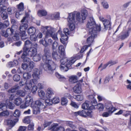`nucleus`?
I'll return each instance as SVG.
<instances>
[{"label":"nucleus","instance_id":"54","mask_svg":"<svg viewBox=\"0 0 131 131\" xmlns=\"http://www.w3.org/2000/svg\"><path fill=\"white\" fill-rule=\"evenodd\" d=\"M13 79L15 81H18L20 79V76L18 74H15L13 76Z\"/></svg>","mask_w":131,"mask_h":131},{"label":"nucleus","instance_id":"45","mask_svg":"<svg viewBox=\"0 0 131 131\" xmlns=\"http://www.w3.org/2000/svg\"><path fill=\"white\" fill-rule=\"evenodd\" d=\"M33 56V59L34 61H38L40 60L41 59L40 56L37 53Z\"/></svg>","mask_w":131,"mask_h":131},{"label":"nucleus","instance_id":"3","mask_svg":"<svg viewBox=\"0 0 131 131\" xmlns=\"http://www.w3.org/2000/svg\"><path fill=\"white\" fill-rule=\"evenodd\" d=\"M23 78L26 80L25 82V89L26 90H30L33 84H36L38 82L35 79H32L30 80L31 77V74L28 72H25L23 74Z\"/></svg>","mask_w":131,"mask_h":131},{"label":"nucleus","instance_id":"13","mask_svg":"<svg viewBox=\"0 0 131 131\" xmlns=\"http://www.w3.org/2000/svg\"><path fill=\"white\" fill-rule=\"evenodd\" d=\"M111 21L107 19L105 20L103 23L104 28L102 29V31H105L107 29H110L111 27Z\"/></svg>","mask_w":131,"mask_h":131},{"label":"nucleus","instance_id":"42","mask_svg":"<svg viewBox=\"0 0 131 131\" xmlns=\"http://www.w3.org/2000/svg\"><path fill=\"white\" fill-rule=\"evenodd\" d=\"M101 3L103 8L105 9H107L109 8V5L106 1H103L101 2Z\"/></svg>","mask_w":131,"mask_h":131},{"label":"nucleus","instance_id":"55","mask_svg":"<svg viewBox=\"0 0 131 131\" xmlns=\"http://www.w3.org/2000/svg\"><path fill=\"white\" fill-rule=\"evenodd\" d=\"M45 103L47 105H50L52 104V101L50 99H47L45 101Z\"/></svg>","mask_w":131,"mask_h":131},{"label":"nucleus","instance_id":"44","mask_svg":"<svg viewBox=\"0 0 131 131\" xmlns=\"http://www.w3.org/2000/svg\"><path fill=\"white\" fill-rule=\"evenodd\" d=\"M129 34L128 31L125 32L119 36V38L122 40H123L128 36Z\"/></svg>","mask_w":131,"mask_h":131},{"label":"nucleus","instance_id":"4","mask_svg":"<svg viewBox=\"0 0 131 131\" xmlns=\"http://www.w3.org/2000/svg\"><path fill=\"white\" fill-rule=\"evenodd\" d=\"M86 27L89 29V33L91 34L94 33L95 30L97 33V31H100L101 30L100 25H96L93 17L90 18L87 24Z\"/></svg>","mask_w":131,"mask_h":131},{"label":"nucleus","instance_id":"27","mask_svg":"<svg viewBox=\"0 0 131 131\" xmlns=\"http://www.w3.org/2000/svg\"><path fill=\"white\" fill-rule=\"evenodd\" d=\"M48 16L50 19H58L60 17L59 14L58 12H56L49 14L48 15Z\"/></svg>","mask_w":131,"mask_h":131},{"label":"nucleus","instance_id":"8","mask_svg":"<svg viewBox=\"0 0 131 131\" xmlns=\"http://www.w3.org/2000/svg\"><path fill=\"white\" fill-rule=\"evenodd\" d=\"M14 106V105L12 102H10L9 100H7L6 101L5 104L2 103L0 104V109L2 110H6L7 108L13 109Z\"/></svg>","mask_w":131,"mask_h":131},{"label":"nucleus","instance_id":"40","mask_svg":"<svg viewBox=\"0 0 131 131\" xmlns=\"http://www.w3.org/2000/svg\"><path fill=\"white\" fill-rule=\"evenodd\" d=\"M16 94L20 96L23 97L25 95V93L24 90H19L17 91Z\"/></svg>","mask_w":131,"mask_h":131},{"label":"nucleus","instance_id":"9","mask_svg":"<svg viewBox=\"0 0 131 131\" xmlns=\"http://www.w3.org/2000/svg\"><path fill=\"white\" fill-rule=\"evenodd\" d=\"M42 29L47 30L45 35V37L49 38L51 37V35L54 31V28L50 26H42Z\"/></svg>","mask_w":131,"mask_h":131},{"label":"nucleus","instance_id":"25","mask_svg":"<svg viewBox=\"0 0 131 131\" xmlns=\"http://www.w3.org/2000/svg\"><path fill=\"white\" fill-rule=\"evenodd\" d=\"M54 94V92L51 89L49 88L48 89L46 94V96L47 98H50L52 97Z\"/></svg>","mask_w":131,"mask_h":131},{"label":"nucleus","instance_id":"56","mask_svg":"<svg viewBox=\"0 0 131 131\" xmlns=\"http://www.w3.org/2000/svg\"><path fill=\"white\" fill-rule=\"evenodd\" d=\"M52 103L54 104L58 103L60 101L59 98L58 97H54L52 100Z\"/></svg>","mask_w":131,"mask_h":131},{"label":"nucleus","instance_id":"1","mask_svg":"<svg viewBox=\"0 0 131 131\" xmlns=\"http://www.w3.org/2000/svg\"><path fill=\"white\" fill-rule=\"evenodd\" d=\"M75 18L79 22H83L84 19L81 15L80 12L74 11L69 14L67 20L68 25L71 31L73 30L75 28Z\"/></svg>","mask_w":131,"mask_h":131},{"label":"nucleus","instance_id":"46","mask_svg":"<svg viewBox=\"0 0 131 131\" xmlns=\"http://www.w3.org/2000/svg\"><path fill=\"white\" fill-rule=\"evenodd\" d=\"M14 116L17 117H19L20 115V111L17 109H16L13 113Z\"/></svg>","mask_w":131,"mask_h":131},{"label":"nucleus","instance_id":"7","mask_svg":"<svg viewBox=\"0 0 131 131\" xmlns=\"http://www.w3.org/2000/svg\"><path fill=\"white\" fill-rule=\"evenodd\" d=\"M92 111L90 110L89 111L83 110L75 112L74 114L76 116L79 115L84 117L89 116L91 117L92 116Z\"/></svg>","mask_w":131,"mask_h":131},{"label":"nucleus","instance_id":"47","mask_svg":"<svg viewBox=\"0 0 131 131\" xmlns=\"http://www.w3.org/2000/svg\"><path fill=\"white\" fill-rule=\"evenodd\" d=\"M6 31L8 35H11L13 33L14 30L12 28H8L7 29Z\"/></svg>","mask_w":131,"mask_h":131},{"label":"nucleus","instance_id":"60","mask_svg":"<svg viewBox=\"0 0 131 131\" xmlns=\"http://www.w3.org/2000/svg\"><path fill=\"white\" fill-rule=\"evenodd\" d=\"M20 35L21 36L22 39L23 40L26 39L27 37L25 33H20Z\"/></svg>","mask_w":131,"mask_h":131},{"label":"nucleus","instance_id":"28","mask_svg":"<svg viewBox=\"0 0 131 131\" xmlns=\"http://www.w3.org/2000/svg\"><path fill=\"white\" fill-rule=\"evenodd\" d=\"M7 0H0V3H2L0 4V13L2 12L3 11L6 9L7 7L4 5H3V4Z\"/></svg>","mask_w":131,"mask_h":131},{"label":"nucleus","instance_id":"15","mask_svg":"<svg viewBox=\"0 0 131 131\" xmlns=\"http://www.w3.org/2000/svg\"><path fill=\"white\" fill-rule=\"evenodd\" d=\"M105 106V108L108 110V111L109 112V113H113L115 111V108L113 107L112 104L110 103H106Z\"/></svg>","mask_w":131,"mask_h":131},{"label":"nucleus","instance_id":"26","mask_svg":"<svg viewBox=\"0 0 131 131\" xmlns=\"http://www.w3.org/2000/svg\"><path fill=\"white\" fill-rule=\"evenodd\" d=\"M58 33L60 34L61 36V38H60V39L61 42L63 44H65V41H66L68 37L67 35L63 34H62L61 31H59Z\"/></svg>","mask_w":131,"mask_h":131},{"label":"nucleus","instance_id":"11","mask_svg":"<svg viewBox=\"0 0 131 131\" xmlns=\"http://www.w3.org/2000/svg\"><path fill=\"white\" fill-rule=\"evenodd\" d=\"M37 44L36 43L34 44V46H32V47H30L29 49L28 52L27 54L28 55V57L29 56L31 57L33 56L34 55L36 54L37 53V50L36 48L37 47Z\"/></svg>","mask_w":131,"mask_h":131},{"label":"nucleus","instance_id":"20","mask_svg":"<svg viewBox=\"0 0 131 131\" xmlns=\"http://www.w3.org/2000/svg\"><path fill=\"white\" fill-rule=\"evenodd\" d=\"M33 84V85L32 86L31 89V91L33 93H35L37 91V89L38 88L40 89H42L43 87V85L42 83H39L38 84V87L34 84Z\"/></svg>","mask_w":131,"mask_h":131},{"label":"nucleus","instance_id":"34","mask_svg":"<svg viewBox=\"0 0 131 131\" xmlns=\"http://www.w3.org/2000/svg\"><path fill=\"white\" fill-rule=\"evenodd\" d=\"M58 124H57L53 123L52 124L50 127H48V130H51L53 131H57L58 128Z\"/></svg>","mask_w":131,"mask_h":131},{"label":"nucleus","instance_id":"53","mask_svg":"<svg viewBox=\"0 0 131 131\" xmlns=\"http://www.w3.org/2000/svg\"><path fill=\"white\" fill-rule=\"evenodd\" d=\"M34 124L33 123L29 124L28 127V129L29 130L33 131L34 130Z\"/></svg>","mask_w":131,"mask_h":131},{"label":"nucleus","instance_id":"21","mask_svg":"<svg viewBox=\"0 0 131 131\" xmlns=\"http://www.w3.org/2000/svg\"><path fill=\"white\" fill-rule=\"evenodd\" d=\"M25 100L26 104L27 106H29L30 104H33L32 103L33 101L32 97L29 95H27L25 98Z\"/></svg>","mask_w":131,"mask_h":131},{"label":"nucleus","instance_id":"57","mask_svg":"<svg viewBox=\"0 0 131 131\" xmlns=\"http://www.w3.org/2000/svg\"><path fill=\"white\" fill-rule=\"evenodd\" d=\"M75 99L78 101H81L83 99V96L82 95H78L75 96Z\"/></svg>","mask_w":131,"mask_h":131},{"label":"nucleus","instance_id":"41","mask_svg":"<svg viewBox=\"0 0 131 131\" xmlns=\"http://www.w3.org/2000/svg\"><path fill=\"white\" fill-rule=\"evenodd\" d=\"M22 102L21 99L20 98H17L15 99L14 101L15 104L17 106L19 105Z\"/></svg>","mask_w":131,"mask_h":131},{"label":"nucleus","instance_id":"24","mask_svg":"<svg viewBox=\"0 0 131 131\" xmlns=\"http://www.w3.org/2000/svg\"><path fill=\"white\" fill-rule=\"evenodd\" d=\"M117 62H118L117 61H113L112 60H111L103 65V69H104L106 68L108 66H109L110 67L115 64Z\"/></svg>","mask_w":131,"mask_h":131},{"label":"nucleus","instance_id":"48","mask_svg":"<svg viewBox=\"0 0 131 131\" xmlns=\"http://www.w3.org/2000/svg\"><path fill=\"white\" fill-rule=\"evenodd\" d=\"M97 108L99 111H103L104 109L103 105L102 104H99L97 105Z\"/></svg>","mask_w":131,"mask_h":131},{"label":"nucleus","instance_id":"23","mask_svg":"<svg viewBox=\"0 0 131 131\" xmlns=\"http://www.w3.org/2000/svg\"><path fill=\"white\" fill-rule=\"evenodd\" d=\"M18 121V119L15 118L13 119H8L7 121V125H9L12 127Z\"/></svg>","mask_w":131,"mask_h":131},{"label":"nucleus","instance_id":"32","mask_svg":"<svg viewBox=\"0 0 131 131\" xmlns=\"http://www.w3.org/2000/svg\"><path fill=\"white\" fill-rule=\"evenodd\" d=\"M81 16L82 19L85 20L88 15V11L85 9L83 8L81 10Z\"/></svg>","mask_w":131,"mask_h":131},{"label":"nucleus","instance_id":"19","mask_svg":"<svg viewBox=\"0 0 131 131\" xmlns=\"http://www.w3.org/2000/svg\"><path fill=\"white\" fill-rule=\"evenodd\" d=\"M31 107L32 108L33 114L35 115L39 114L40 113V109H41L42 108L41 107H39V106H34L33 104H31Z\"/></svg>","mask_w":131,"mask_h":131},{"label":"nucleus","instance_id":"36","mask_svg":"<svg viewBox=\"0 0 131 131\" xmlns=\"http://www.w3.org/2000/svg\"><path fill=\"white\" fill-rule=\"evenodd\" d=\"M78 78L76 75H72L69 78V81L72 83H74L78 81Z\"/></svg>","mask_w":131,"mask_h":131},{"label":"nucleus","instance_id":"16","mask_svg":"<svg viewBox=\"0 0 131 131\" xmlns=\"http://www.w3.org/2000/svg\"><path fill=\"white\" fill-rule=\"evenodd\" d=\"M89 97L93 98V99L90 103V109L93 110L95 108V106L97 105V102L96 99H94L93 96L92 95H90Z\"/></svg>","mask_w":131,"mask_h":131},{"label":"nucleus","instance_id":"49","mask_svg":"<svg viewBox=\"0 0 131 131\" xmlns=\"http://www.w3.org/2000/svg\"><path fill=\"white\" fill-rule=\"evenodd\" d=\"M38 94L40 97L43 98L45 97V93L43 91L39 90L38 91Z\"/></svg>","mask_w":131,"mask_h":131},{"label":"nucleus","instance_id":"39","mask_svg":"<svg viewBox=\"0 0 131 131\" xmlns=\"http://www.w3.org/2000/svg\"><path fill=\"white\" fill-rule=\"evenodd\" d=\"M19 88V86L16 85L13 87L11 89L9 90L8 92L9 93H14Z\"/></svg>","mask_w":131,"mask_h":131},{"label":"nucleus","instance_id":"17","mask_svg":"<svg viewBox=\"0 0 131 131\" xmlns=\"http://www.w3.org/2000/svg\"><path fill=\"white\" fill-rule=\"evenodd\" d=\"M52 57L53 59L55 61H58L61 58L64 57H62L61 55H59L57 52L53 51L52 53Z\"/></svg>","mask_w":131,"mask_h":131},{"label":"nucleus","instance_id":"2","mask_svg":"<svg viewBox=\"0 0 131 131\" xmlns=\"http://www.w3.org/2000/svg\"><path fill=\"white\" fill-rule=\"evenodd\" d=\"M65 57V55L60 60V69L63 72L67 71L69 68L70 69V67L76 61L75 59L71 58L68 60V58Z\"/></svg>","mask_w":131,"mask_h":131},{"label":"nucleus","instance_id":"64","mask_svg":"<svg viewBox=\"0 0 131 131\" xmlns=\"http://www.w3.org/2000/svg\"><path fill=\"white\" fill-rule=\"evenodd\" d=\"M58 43L56 41L54 42L52 44V48L53 51L54 49H56L58 46Z\"/></svg>","mask_w":131,"mask_h":131},{"label":"nucleus","instance_id":"31","mask_svg":"<svg viewBox=\"0 0 131 131\" xmlns=\"http://www.w3.org/2000/svg\"><path fill=\"white\" fill-rule=\"evenodd\" d=\"M73 90L75 93H80L82 92L80 85L79 84L77 85L73 88Z\"/></svg>","mask_w":131,"mask_h":131},{"label":"nucleus","instance_id":"14","mask_svg":"<svg viewBox=\"0 0 131 131\" xmlns=\"http://www.w3.org/2000/svg\"><path fill=\"white\" fill-rule=\"evenodd\" d=\"M17 7L18 9V11L19 12L17 11L16 13V18H18L19 15L21 14V11H23L24 10V4L22 3H20L18 5H17Z\"/></svg>","mask_w":131,"mask_h":131},{"label":"nucleus","instance_id":"52","mask_svg":"<svg viewBox=\"0 0 131 131\" xmlns=\"http://www.w3.org/2000/svg\"><path fill=\"white\" fill-rule=\"evenodd\" d=\"M23 123L25 124H28L30 122L29 117L27 116L25 117L23 119Z\"/></svg>","mask_w":131,"mask_h":131},{"label":"nucleus","instance_id":"30","mask_svg":"<svg viewBox=\"0 0 131 131\" xmlns=\"http://www.w3.org/2000/svg\"><path fill=\"white\" fill-rule=\"evenodd\" d=\"M82 108L84 109H88L91 110L90 109V102L86 101L82 104Z\"/></svg>","mask_w":131,"mask_h":131},{"label":"nucleus","instance_id":"58","mask_svg":"<svg viewBox=\"0 0 131 131\" xmlns=\"http://www.w3.org/2000/svg\"><path fill=\"white\" fill-rule=\"evenodd\" d=\"M67 125L70 127L72 128H75V126L73 124V123L71 121H68L67 122Z\"/></svg>","mask_w":131,"mask_h":131},{"label":"nucleus","instance_id":"50","mask_svg":"<svg viewBox=\"0 0 131 131\" xmlns=\"http://www.w3.org/2000/svg\"><path fill=\"white\" fill-rule=\"evenodd\" d=\"M68 102L67 99L64 97L62 98L61 100V104L62 105H66Z\"/></svg>","mask_w":131,"mask_h":131},{"label":"nucleus","instance_id":"38","mask_svg":"<svg viewBox=\"0 0 131 131\" xmlns=\"http://www.w3.org/2000/svg\"><path fill=\"white\" fill-rule=\"evenodd\" d=\"M59 52L60 53L62 57H64L65 54L64 52V49L63 46L62 45L60 46L59 47Z\"/></svg>","mask_w":131,"mask_h":131},{"label":"nucleus","instance_id":"10","mask_svg":"<svg viewBox=\"0 0 131 131\" xmlns=\"http://www.w3.org/2000/svg\"><path fill=\"white\" fill-rule=\"evenodd\" d=\"M44 54L42 57V60L46 62V60H51V54L49 49L46 47L44 50Z\"/></svg>","mask_w":131,"mask_h":131},{"label":"nucleus","instance_id":"5","mask_svg":"<svg viewBox=\"0 0 131 131\" xmlns=\"http://www.w3.org/2000/svg\"><path fill=\"white\" fill-rule=\"evenodd\" d=\"M41 67L40 68L41 69L43 68L45 70L48 72L54 70L56 66V64L50 59L46 60V62L43 61V62L41 64Z\"/></svg>","mask_w":131,"mask_h":131},{"label":"nucleus","instance_id":"63","mask_svg":"<svg viewBox=\"0 0 131 131\" xmlns=\"http://www.w3.org/2000/svg\"><path fill=\"white\" fill-rule=\"evenodd\" d=\"M30 40L32 41H35L37 40V37L34 34L33 35H30Z\"/></svg>","mask_w":131,"mask_h":131},{"label":"nucleus","instance_id":"29","mask_svg":"<svg viewBox=\"0 0 131 131\" xmlns=\"http://www.w3.org/2000/svg\"><path fill=\"white\" fill-rule=\"evenodd\" d=\"M42 99H40L39 100L36 101L35 102V104H34V106H39V107H41V108H44L45 107V105L43 104Z\"/></svg>","mask_w":131,"mask_h":131},{"label":"nucleus","instance_id":"51","mask_svg":"<svg viewBox=\"0 0 131 131\" xmlns=\"http://www.w3.org/2000/svg\"><path fill=\"white\" fill-rule=\"evenodd\" d=\"M9 114L7 110L3 111L0 113V116H7Z\"/></svg>","mask_w":131,"mask_h":131},{"label":"nucleus","instance_id":"33","mask_svg":"<svg viewBox=\"0 0 131 131\" xmlns=\"http://www.w3.org/2000/svg\"><path fill=\"white\" fill-rule=\"evenodd\" d=\"M36 31V28L33 27H30L27 30V32L29 35H33Z\"/></svg>","mask_w":131,"mask_h":131},{"label":"nucleus","instance_id":"22","mask_svg":"<svg viewBox=\"0 0 131 131\" xmlns=\"http://www.w3.org/2000/svg\"><path fill=\"white\" fill-rule=\"evenodd\" d=\"M28 27V25L26 24L22 23L21 24L19 27V33H26L25 30Z\"/></svg>","mask_w":131,"mask_h":131},{"label":"nucleus","instance_id":"59","mask_svg":"<svg viewBox=\"0 0 131 131\" xmlns=\"http://www.w3.org/2000/svg\"><path fill=\"white\" fill-rule=\"evenodd\" d=\"M57 35V34L54 31L53 33L51 35V37L53 39L56 41L58 39Z\"/></svg>","mask_w":131,"mask_h":131},{"label":"nucleus","instance_id":"35","mask_svg":"<svg viewBox=\"0 0 131 131\" xmlns=\"http://www.w3.org/2000/svg\"><path fill=\"white\" fill-rule=\"evenodd\" d=\"M37 14L39 16L42 17L47 15V13L45 10L42 9L39 10Z\"/></svg>","mask_w":131,"mask_h":131},{"label":"nucleus","instance_id":"43","mask_svg":"<svg viewBox=\"0 0 131 131\" xmlns=\"http://www.w3.org/2000/svg\"><path fill=\"white\" fill-rule=\"evenodd\" d=\"M46 38L45 37V41L46 44L45 47H46L49 45L51 44L52 41V40L50 38Z\"/></svg>","mask_w":131,"mask_h":131},{"label":"nucleus","instance_id":"37","mask_svg":"<svg viewBox=\"0 0 131 131\" xmlns=\"http://www.w3.org/2000/svg\"><path fill=\"white\" fill-rule=\"evenodd\" d=\"M0 13L1 17L3 20H5L8 18V15L6 12L3 11Z\"/></svg>","mask_w":131,"mask_h":131},{"label":"nucleus","instance_id":"18","mask_svg":"<svg viewBox=\"0 0 131 131\" xmlns=\"http://www.w3.org/2000/svg\"><path fill=\"white\" fill-rule=\"evenodd\" d=\"M42 73V71L41 69H35L33 72L32 76L34 79H36L38 78V75Z\"/></svg>","mask_w":131,"mask_h":131},{"label":"nucleus","instance_id":"61","mask_svg":"<svg viewBox=\"0 0 131 131\" xmlns=\"http://www.w3.org/2000/svg\"><path fill=\"white\" fill-rule=\"evenodd\" d=\"M27 128L26 126H21L19 127L17 131H26Z\"/></svg>","mask_w":131,"mask_h":131},{"label":"nucleus","instance_id":"12","mask_svg":"<svg viewBox=\"0 0 131 131\" xmlns=\"http://www.w3.org/2000/svg\"><path fill=\"white\" fill-rule=\"evenodd\" d=\"M96 31H94V33L91 34L89 33L90 36L87 39V42L89 45H88V47H90L91 45V43L93 41L94 38L96 37L97 35V33L96 32Z\"/></svg>","mask_w":131,"mask_h":131},{"label":"nucleus","instance_id":"6","mask_svg":"<svg viewBox=\"0 0 131 131\" xmlns=\"http://www.w3.org/2000/svg\"><path fill=\"white\" fill-rule=\"evenodd\" d=\"M34 46V44H32V42L29 40H27L25 42V46L23 48V52L21 56L22 59H24V61H29V58L28 57L27 52L29 48Z\"/></svg>","mask_w":131,"mask_h":131},{"label":"nucleus","instance_id":"62","mask_svg":"<svg viewBox=\"0 0 131 131\" xmlns=\"http://www.w3.org/2000/svg\"><path fill=\"white\" fill-rule=\"evenodd\" d=\"M63 32L65 34V35H68L70 33V32L69 31V29L67 28H65L64 29Z\"/></svg>","mask_w":131,"mask_h":131}]
</instances>
